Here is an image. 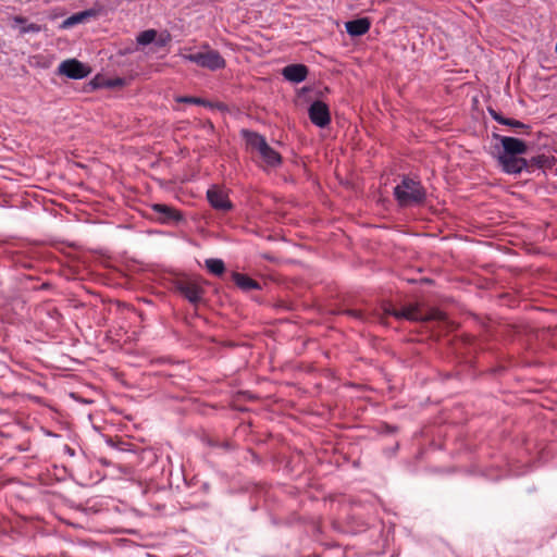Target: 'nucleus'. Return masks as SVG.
<instances>
[{"label": "nucleus", "instance_id": "dca6fc26", "mask_svg": "<svg viewBox=\"0 0 557 557\" xmlns=\"http://www.w3.org/2000/svg\"><path fill=\"white\" fill-rule=\"evenodd\" d=\"M13 24L20 25V34L28 35V34H37L41 30V27L35 23H27L24 17L15 16L13 17Z\"/></svg>", "mask_w": 557, "mask_h": 557}, {"label": "nucleus", "instance_id": "6ab92c4d", "mask_svg": "<svg viewBox=\"0 0 557 557\" xmlns=\"http://www.w3.org/2000/svg\"><path fill=\"white\" fill-rule=\"evenodd\" d=\"M205 265H207V270L212 275L221 276L224 274V262L220 258H209L205 261Z\"/></svg>", "mask_w": 557, "mask_h": 557}, {"label": "nucleus", "instance_id": "412c9836", "mask_svg": "<svg viewBox=\"0 0 557 557\" xmlns=\"http://www.w3.org/2000/svg\"><path fill=\"white\" fill-rule=\"evenodd\" d=\"M169 40H170V35H168L165 33V34L159 36V38L154 39V41H152V44H154V46H157L159 48H163L166 46Z\"/></svg>", "mask_w": 557, "mask_h": 557}, {"label": "nucleus", "instance_id": "6e6552de", "mask_svg": "<svg viewBox=\"0 0 557 557\" xmlns=\"http://www.w3.org/2000/svg\"><path fill=\"white\" fill-rule=\"evenodd\" d=\"M177 292L182 294V297L187 300V302L196 306L201 302L203 299V289L193 282H183L177 285Z\"/></svg>", "mask_w": 557, "mask_h": 557}, {"label": "nucleus", "instance_id": "20e7f679", "mask_svg": "<svg viewBox=\"0 0 557 557\" xmlns=\"http://www.w3.org/2000/svg\"><path fill=\"white\" fill-rule=\"evenodd\" d=\"M57 73L72 81H82L89 75V67L75 59H67L57 66Z\"/></svg>", "mask_w": 557, "mask_h": 557}, {"label": "nucleus", "instance_id": "aec40b11", "mask_svg": "<svg viewBox=\"0 0 557 557\" xmlns=\"http://www.w3.org/2000/svg\"><path fill=\"white\" fill-rule=\"evenodd\" d=\"M156 39H158V34L156 33V30L146 29L141 30V33L138 34V36H136V44H138V46L140 47H146L151 45V42H153V40Z\"/></svg>", "mask_w": 557, "mask_h": 557}, {"label": "nucleus", "instance_id": "f257e3e1", "mask_svg": "<svg viewBox=\"0 0 557 557\" xmlns=\"http://www.w3.org/2000/svg\"><path fill=\"white\" fill-rule=\"evenodd\" d=\"M393 196L401 208L416 207L425 200V188L417 180L403 177L401 183L393 189Z\"/></svg>", "mask_w": 557, "mask_h": 557}, {"label": "nucleus", "instance_id": "4be33fe9", "mask_svg": "<svg viewBox=\"0 0 557 557\" xmlns=\"http://www.w3.org/2000/svg\"><path fill=\"white\" fill-rule=\"evenodd\" d=\"M349 313L356 315V317H359L355 311H349Z\"/></svg>", "mask_w": 557, "mask_h": 557}, {"label": "nucleus", "instance_id": "1a4fd4ad", "mask_svg": "<svg viewBox=\"0 0 557 557\" xmlns=\"http://www.w3.org/2000/svg\"><path fill=\"white\" fill-rule=\"evenodd\" d=\"M207 199H209L210 207L219 211H228L232 206L230 205L228 196L218 187H210L207 191Z\"/></svg>", "mask_w": 557, "mask_h": 557}, {"label": "nucleus", "instance_id": "4468645a", "mask_svg": "<svg viewBox=\"0 0 557 557\" xmlns=\"http://www.w3.org/2000/svg\"><path fill=\"white\" fill-rule=\"evenodd\" d=\"M231 278H233V283H235V286H237V288L242 290L250 292L259 289V283H257L253 278L245 274L233 273V275H231Z\"/></svg>", "mask_w": 557, "mask_h": 557}, {"label": "nucleus", "instance_id": "2eb2a0df", "mask_svg": "<svg viewBox=\"0 0 557 557\" xmlns=\"http://www.w3.org/2000/svg\"><path fill=\"white\" fill-rule=\"evenodd\" d=\"M96 12L92 9H87L82 12L70 15L63 21V27H71L84 23L87 18L94 17Z\"/></svg>", "mask_w": 557, "mask_h": 557}, {"label": "nucleus", "instance_id": "5701e85b", "mask_svg": "<svg viewBox=\"0 0 557 557\" xmlns=\"http://www.w3.org/2000/svg\"><path fill=\"white\" fill-rule=\"evenodd\" d=\"M133 1H135V0H125V2H133Z\"/></svg>", "mask_w": 557, "mask_h": 557}, {"label": "nucleus", "instance_id": "f03ea898", "mask_svg": "<svg viewBox=\"0 0 557 557\" xmlns=\"http://www.w3.org/2000/svg\"><path fill=\"white\" fill-rule=\"evenodd\" d=\"M242 138L246 140V144H248L250 149L260 154V158H262V161H264L267 165L275 168L280 165V162H282L280 154L273 150L265 141V138L258 133L242 129Z\"/></svg>", "mask_w": 557, "mask_h": 557}, {"label": "nucleus", "instance_id": "39448f33", "mask_svg": "<svg viewBox=\"0 0 557 557\" xmlns=\"http://www.w3.org/2000/svg\"><path fill=\"white\" fill-rule=\"evenodd\" d=\"M308 117H310V122H312V125L315 127H327V125H330V110L327 109V104L321 100H314V102L310 104V108H308Z\"/></svg>", "mask_w": 557, "mask_h": 557}, {"label": "nucleus", "instance_id": "7ed1b4c3", "mask_svg": "<svg viewBox=\"0 0 557 557\" xmlns=\"http://www.w3.org/2000/svg\"><path fill=\"white\" fill-rule=\"evenodd\" d=\"M205 49H207V51H199L194 54H182V60L195 63L196 65L208 69L211 72L223 70L224 66H226V62L220 52L211 50L208 45H205Z\"/></svg>", "mask_w": 557, "mask_h": 557}, {"label": "nucleus", "instance_id": "b1692460", "mask_svg": "<svg viewBox=\"0 0 557 557\" xmlns=\"http://www.w3.org/2000/svg\"><path fill=\"white\" fill-rule=\"evenodd\" d=\"M555 51L557 52V46H555Z\"/></svg>", "mask_w": 557, "mask_h": 557}, {"label": "nucleus", "instance_id": "f8f14e48", "mask_svg": "<svg viewBox=\"0 0 557 557\" xmlns=\"http://www.w3.org/2000/svg\"><path fill=\"white\" fill-rule=\"evenodd\" d=\"M386 312L395 317V319L397 320H408L413 322L423 320V315L421 314V312H419V309H417V307L413 305L405 306L400 310H388Z\"/></svg>", "mask_w": 557, "mask_h": 557}, {"label": "nucleus", "instance_id": "423d86ee", "mask_svg": "<svg viewBox=\"0 0 557 557\" xmlns=\"http://www.w3.org/2000/svg\"><path fill=\"white\" fill-rule=\"evenodd\" d=\"M498 165L508 175H518L527 169V160L520 156L498 154Z\"/></svg>", "mask_w": 557, "mask_h": 557}, {"label": "nucleus", "instance_id": "0eeeda50", "mask_svg": "<svg viewBox=\"0 0 557 557\" xmlns=\"http://www.w3.org/2000/svg\"><path fill=\"white\" fill-rule=\"evenodd\" d=\"M500 146H503V152L498 156H522L527 153V144L518 138L509 136H494Z\"/></svg>", "mask_w": 557, "mask_h": 557}, {"label": "nucleus", "instance_id": "9d476101", "mask_svg": "<svg viewBox=\"0 0 557 557\" xmlns=\"http://www.w3.org/2000/svg\"><path fill=\"white\" fill-rule=\"evenodd\" d=\"M283 79L292 84H300L307 78V66L304 64H290L281 71Z\"/></svg>", "mask_w": 557, "mask_h": 557}, {"label": "nucleus", "instance_id": "ddd939ff", "mask_svg": "<svg viewBox=\"0 0 557 557\" xmlns=\"http://www.w3.org/2000/svg\"><path fill=\"white\" fill-rule=\"evenodd\" d=\"M369 30V20L360 17L345 23V32L351 37H360Z\"/></svg>", "mask_w": 557, "mask_h": 557}, {"label": "nucleus", "instance_id": "a211bd4d", "mask_svg": "<svg viewBox=\"0 0 557 557\" xmlns=\"http://www.w3.org/2000/svg\"><path fill=\"white\" fill-rule=\"evenodd\" d=\"M175 102L191 104V106H200L203 108H211V103L209 100H206L201 97H191V96H175Z\"/></svg>", "mask_w": 557, "mask_h": 557}, {"label": "nucleus", "instance_id": "f3484780", "mask_svg": "<svg viewBox=\"0 0 557 557\" xmlns=\"http://www.w3.org/2000/svg\"><path fill=\"white\" fill-rule=\"evenodd\" d=\"M490 116H492V120L496 121V123L502 124L503 126H509L511 128H524V124H522L520 121L509 117H504L500 114L496 113L493 110H490Z\"/></svg>", "mask_w": 557, "mask_h": 557}, {"label": "nucleus", "instance_id": "9b49d317", "mask_svg": "<svg viewBox=\"0 0 557 557\" xmlns=\"http://www.w3.org/2000/svg\"><path fill=\"white\" fill-rule=\"evenodd\" d=\"M150 209H152V212L161 215V218H159V221H161V223H178L183 220V215H181V212L163 203H154L150 206Z\"/></svg>", "mask_w": 557, "mask_h": 557}]
</instances>
